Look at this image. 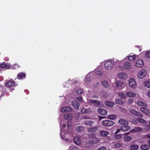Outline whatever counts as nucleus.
<instances>
[{"label": "nucleus", "instance_id": "nucleus-1", "mask_svg": "<svg viewBox=\"0 0 150 150\" xmlns=\"http://www.w3.org/2000/svg\"><path fill=\"white\" fill-rule=\"evenodd\" d=\"M128 83L129 86L132 89H135L137 87L136 81L134 78H129Z\"/></svg>", "mask_w": 150, "mask_h": 150}, {"label": "nucleus", "instance_id": "nucleus-2", "mask_svg": "<svg viewBox=\"0 0 150 150\" xmlns=\"http://www.w3.org/2000/svg\"><path fill=\"white\" fill-rule=\"evenodd\" d=\"M114 63L113 61L109 60L106 61L104 64L105 68L108 70L112 69L114 67Z\"/></svg>", "mask_w": 150, "mask_h": 150}, {"label": "nucleus", "instance_id": "nucleus-3", "mask_svg": "<svg viewBox=\"0 0 150 150\" xmlns=\"http://www.w3.org/2000/svg\"><path fill=\"white\" fill-rule=\"evenodd\" d=\"M117 76L118 79L122 80H126L128 78L127 74L123 72L118 73Z\"/></svg>", "mask_w": 150, "mask_h": 150}, {"label": "nucleus", "instance_id": "nucleus-4", "mask_svg": "<svg viewBox=\"0 0 150 150\" xmlns=\"http://www.w3.org/2000/svg\"><path fill=\"white\" fill-rule=\"evenodd\" d=\"M115 84V88L117 89H122L124 87L123 82L120 81H117Z\"/></svg>", "mask_w": 150, "mask_h": 150}, {"label": "nucleus", "instance_id": "nucleus-5", "mask_svg": "<svg viewBox=\"0 0 150 150\" xmlns=\"http://www.w3.org/2000/svg\"><path fill=\"white\" fill-rule=\"evenodd\" d=\"M146 71L145 69H142L137 74L138 78L139 79H142L145 76Z\"/></svg>", "mask_w": 150, "mask_h": 150}, {"label": "nucleus", "instance_id": "nucleus-6", "mask_svg": "<svg viewBox=\"0 0 150 150\" xmlns=\"http://www.w3.org/2000/svg\"><path fill=\"white\" fill-rule=\"evenodd\" d=\"M114 122L112 121L105 120L102 122V125L105 127L110 126L114 125Z\"/></svg>", "mask_w": 150, "mask_h": 150}, {"label": "nucleus", "instance_id": "nucleus-7", "mask_svg": "<svg viewBox=\"0 0 150 150\" xmlns=\"http://www.w3.org/2000/svg\"><path fill=\"white\" fill-rule=\"evenodd\" d=\"M92 138L89 141V143L91 144H92L94 143H98L99 141L98 138L96 137L95 134H92L91 135Z\"/></svg>", "mask_w": 150, "mask_h": 150}, {"label": "nucleus", "instance_id": "nucleus-8", "mask_svg": "<svg viewBox=\"0 0 150 150\" xmlns=\"http://www.w3.org/2000/svg\"><path fill=\"white\" fill-rule=\"evenodd\" d=\"M131 63L128 61L125 62L123 64V68L126 71H129L131 69Z\"/></svg>", "mask_w": 150, "mask_h": 150}, {"label": "nucleus", "instance_id": "nucleus-9", "mask_svg": "<svg viewBox=\"0 0 150 150\" xmlns=\"http://www.w3.org/2000/svg\"><path fill=\"white\" fill-rule=\"evenodd\" d=\"M90 103L95 106L98 107H101L103 105V103L102 102L99 101L91 100L90 101Z\"/></svg>", "mask_w": 150, "mask_h": 150}, {"label": "nucleus", "instance_id": "nucleus-10", "mask_svg": "<svg viewBox=\"0 0 150 150\" xmlns=\"http://www.w3.org/2000/svg\"><path fill=\"white\" fill-rule=\"evenodd\" d=\"M74 141L76 145H79L81 144V137L79 136L76 135L74 137Z\"/></svg>", "mask_w": 150, "mask_h": 150}, {"label": "nucleus", "instance_id": "nucleus-11", "mask_svg": "<svg viewBox=\"0 0 150 150\" xmlns=\"http://www.w3.org/2000/svg\"><path fill=\"white\" fill-rule=\"evenodd\" d=\"M129 112L131 114L134 115L138 116L141 117H143V115L142 114L135 110L134 109H130L129 110Z\"/></svg>", "mask_w": 150, "mask_h": 150}, {"label": "nucleus", "instance_id": "nucleus-12", "mask_svg": "<svg viewBox=\"0 0 150 150\" xmlns=\"http://www.w3.org/2000/svg\"><path fill=\"white\" fill-rule=\"evenodd\" d=\"M98 111L99 113L102 115H105L107 113V111L106 110L101 108H98Z\"/></svg>", "mask_w": 150, "mask_h": 150}, {"label": "nucleus", "instance_id": "nucleus-13", "mask_svg": "<svg viewBox=\"0 0 150 150\" xmlns=\"http://www.w3.org/2000/svg\"><path fill=\"white\" fill-rule=\"evenodd\" d=\"M71 104L75 109H78L80 106V104L76 101H72L71 103Z\"/></svg>", "mask_w": 150, "mask_h": 150}, {"label": "nucleus", "instance_id": "nucleus-14", "mask_svg": "<svg viewBox=\"0 0 150 150\" xmlns=\"http://www.w3.org/2000/svg\"><path fill=\"white\" fill-rule=\"evenodd\" d=\"M16 85L15 82L13 81H9L6 84V86L9 87H15Z\"/></svg>", "mask_w": 150, "mask_h": 150}, {"label": "nucleus", "instance_id": "nucleus-15", "mask_svg": "<svg viewBox=\"0 0 150 150\" xmlns=\"http://www.w3.org/2000/svg\"><path fill=\"white\" fill-rule=\"evenodd\" d=\"M100 133L102 137H106L110 134V133L104 130H101Z\"/></svg>", "mask_w": 150, "mask_h": 150}, {"label": "nucleus", "instance_id": "nucleus-16", "mask_svg": "<svg viewBox=\"0 0 150 150\" xmlns=\"http://www.w3.org/2000/svg\"><path fill=\"white\" fill-rule=\"evenodd\" d=\"M144 64V62L142 60H137L135 63L136 66L137 67H142Z\"/></svg>", "mask_w": 150, "mask_h": 150}, {"label": "nucleus", "instance_id": "nucleus-17", "mask_svg": "<svg viewBox=\"0 0 150 150\" xmlns=\"http://www.w3.org/2000/svg\"><path fill=\"white\" fill-rule=\"evenodd\" d=\"M118 122L119 124L122 125H128L129 122L123 119H120L118 121Z\"/></svg>", "mask_w": 150, "mask_h": 150}, {"label": "nucleus", "instance_id": "nucleus-18", "mask_svg": "<svg viewBox=\"0 0 150 150\" xmlns=\"http://www.w3.org/2000/svg\"><path fill=\"white\" fill-rule=\"evenodd\" d=\"M71 107L69 106H67L64 107L62 108L61 110V111L62 112H69L71 111Z\"/></svg>", "mask_w": 150, "mask_h": 150}, {"label": "nucleus", "instance_id": "nucleus-19", "mask_svg": "<svg viewBox=\"0 0 150 150\" xmlns=\"http://www.w3.org/2000/svg\"><path fill=\"white\" fill-rule=\"evenodd\" d=\"M10 65L9 64H6L4 62L0 64V67L1 68V70L4 68L8 69L10 68Z\"/></svg>", "mask_w": 150, "mask_h": 150}, {"label": "nucleus", "instance_id": "nucleus-20", "mask_svg": "<svg viewBox=\"0 0 150 150\" xmlns=\"http://www.w3.org/2000/svg\"><path fill=\"white\" fill-rule=\"evenodd\" d=\"M126 95L127 97L133 98L135 96L136 94L135 93L130 91H128L126 93Z\"/></svg>", "mask_w": 150, "mask_h": 150}, {"label": "nucleus", "instance_id": "nucleus-21", "mask_svg": "<svg viewBox=\"0 0 150 150\" xmlns=\"http://www.w3.org/2000/svg\"><path fill=\"white\" fill-rule=\"evenodd\" d=\"M137 104L139 106H142L144 107H146V105L142 100H138L137 102Z\"/></svg>", "mask_w": 150, "mask_h": 150}, {"label": "nucleus", "instance_id": "nucleus-22", "mask_svg": "<svg viewBox=\"0 0 150 150\" xmlns=\"http://www.w3.org/2000/svg\"><path fill=\"white\" fill-rule=\"evenodd\" d=\"M97 130V127H91L90 128H88L87 130L88 132L90 133L95 132H96Z\"/></svg>", "mask_w": 150, "mask_h": 150}, {"label": "nucleus", "instance_id": "nucleus-23", "mask_svg": "<svg viewBox=\"0 0 150 150\" xmlns=\"http://www.w3.org/2000/svg\"><path fill=\"white\" fill-rule=\"evenodd\" d=\"M64 118L66 120H71L72 118V115L71 114H65L64 116Z\"/></svg>", "mask_w": 150, "mask_h": 150}, {"label": "nucleus", "instance_id": "nucleus-24", "mask_svg": "<svg viewBox=\"0 0 150 150\" xmlns=\"http://www.w3.org/2000/svg\"><path fill=\"white\" fill-rule=\"evenodd\" d=\"M130 128V127L128 126H123L121 127L122 131L123 132L127 131L129 130Z\"/></svg>", "mask_w": 150, "mask_h": 150}, {"label": "nucleus", "instance_id": "nucleus-25", "mask_svg": "<svg viewBox=\"0 0 150 150\" xmlns=\"http://www.w3.org/2000/svg\"><path fill=\"white\" fill-rule=\"evenodd\" d=\"M141 111L146 114H148L149 113V110L146 108L142 107L141 108Z\"/></svg>", "mask_w": 150, "mask_h": 150}, {"label": "nucleus", "instance_id": "nucleus-26", "mask_svg": "<svg viewBox=\"0 0 150 150\" xmlns=\"http://www.w3.org/2000/svg\"><path fill=\"white\" fill-rule=\"evenodd\" d=\"M143 129L140 127H136L134 129L130 130L131 132H137L142 131Z\"/></svg>", "mask_w": 150, "mask_h": 150}, {"label": "nucleus", "instance_id": "nucleus-27", "mask_svg": "<svg viewBox=\"0 0 150 150\" xmlns=\"http://www.w3.org/2000/svg\"><path fill=\"white\" fill-rule=\"evenodd\" d=\"M102 85L105 87L108 88L110 86V84L107 81L103 80L102 82Z\"/></svg>", "mask_w": 150, "mask_h": 150}, {"label": "nucleus", "instance_id": "nucleus-28", "mask_svg": "<svg viewBox=\"0 0 150 150\" xmlns=\"http://www.w3.org/2000/svg\"><path fill=\"white\" fill-rule=\"evenodd\" d=\"M91 78L89 76V74H88L84 78V83H88L90 81Z\"/></svg>", "mask_w": 150, "mask_h": 150}, {"label": "nucleus", "instance_id": "nucleus-29", "mask_svg": "<svg viewBox=\"0 0 150 150\" xmlns=\"http://www.w3.org/2000/svg\"><path fill=\"white\" fill-rule=\"evenodd\" d=\"M112 145L115 148H119L121 146V144L120 143L114 142L112 144Z\"/></svg>", "mask_w": 150, "mask_h": 150}, {"label": "nucleus", "instance_id": "nucleus-30", "mask_svg": "<svg viewBox=\"0 0 150 150\" xmlns=\"http://www.w3.org/2000/svg\"><path fill=\"white\" fill-rule=\"evenodd\" d=\"M68 150H81L79 147H78L74 145H71L70 146Z\"/></svg>", "mask_w": 150, "mask_h": 150}, {"label": "nucleus", "instance_id": "nucleus-31", "mask_svg": "<svg viewBox=\"0 0 150 150\" xmlns=\"http://www.w3.org/2000/svg\"><path fill=\"white\" fill-rule=\"evenodd\" d=\"M74 82V81H73L71 79H69L67 83L66 82L65 83V85L64 86V87H68L70 85H71V84L72 83V82Z\"/></svg>", "mask_w": 150, "mask_h": 150}, {"label": "nucleus", "instance_id": "nucleus-32", "mask_svg": "<svg viewBox=\"0 0 150 150\" xmlns=\"http://www.w3.org/2000/svg\"><path fill=\"white\" fill-rule=\"evenodd\" d=\"M136 58V56L135 55L130 54L128 57V59L130 61L134 60Z\"/></svg>", "mask_w": 150, "mask_h": 150}, {"label": "nucleus", "instance_id": "nucleus-33", "mask_svg": "<svg viewBox=\"0 0 150 150\" xmlns=\"http://www.w3.org/2000/svg\"><path fill=\"white\" fill-rule=\"evenodd\" d=\"M95 72L96 75L100 76H102L103 75V72L100 70L98 69H96L95 70Z\"/></svg>", "mask_w": 150, "mask_h": 150}, {"label": "nucleus", "instance_id": "nucleus-34", "mask_svg": "<svg viewBox=\"0 0 150 150\" xmlns=\"http://www.w3.org/2000/svg\"><path fill=\"white\" fill-rule=\"evenodd\" d=\"M130 147L131 150H137L139 146L137 144H132L130 146Z\"/></svg>", "mask_w": 150, "mask_h": 150}, {"label": "nucleus", "instance_id": "nucleus-35", "mask_svg": "<svg viewBox=\"0 0 150 150\" xmlns=\"http://www.w3.org/2000/svg\"><path fill=\"white\" fill-rule=\"evenodd\" d=\"M140 148L142 149L146 150L150 148V146L149 145H143L140 146Z\"/></svg>", "mask_w": 150, "mask_h": 150}, {"label": "nucleus", "instance_id": "nucleus-36", "mask_svg": "<svg viewBox=\"0 0 150 150\" xmlns=\"http://www.w3.org/2000/svg\"><path fill=\"white\" fill-rule=\"evenodd\" d=\"M132 139V137L129 136H125L124 137V141L127 142H129L131 141Z\"/></svg>", "mask_w": 150, "mask_h": 150}, {"label": "nucleus", "instance_id": "nucleus-37", "mask_svg": "<svg viewBox=\"0 0 150 150\" xmlns=\"http://www.w3.org/2000/svg\"><path fill=\"white\" fill-rule=\"evenodd\" d=\"M105 103L106 105L111 107H113L114 105L113 102L108 101L105 102Z\"/></svg>", "mask_w": 150, "mask_h": 150}, {"label": "nucleus", "instance_id": "nucleus-38", "mask_svg": "<svg viewBox=\"0 0 150 150\" xmlns=\"http://www.w3.org/2000/svg\"><path fill=\"white\" fill-rule=\"evenodd\" d=\"M25 76V74L22 73H20L17 75V77L19 79H23L24 78Z\"/></svg>", "mask_w": 150, "mask_h": 150}, {"label": "nucleus", "instance_id": "nucleus-39", "mask_svg": "<svg viewBox=\"0 0 150 150\" xmlns=\"http://www.w3.org/2000/svg\"><path fill=\"white\" fill-rule=\"evenodd\" d=\"M91 111V110L89 109H86L85 108H83L81 110V112L83 113H87Z\"/></svg>", "mask_w": 150, "mask_h": 150}, {"label": "nucleus", "instance_id": "nucleus-40", "mask_svg": "<svg viewBox=\"0 0 150 150\" xmlns=\"http://www.w3.org/2000/svg\"><path fill=\"white\" fill-rule=\"evenodd\" d=\"M144 85L148 88H150V81H146L144 82Z\"/></svg>", "mask_w": 150, "mask_h": 150}, {"label": "nucleus", "instance_id": "nucleus-41", "mask_svg": "<svg viewBox=\"0 0 150 150\" xmlns=\"http://www.w3.org/2000/svg\"><path fill=\"white\" fill-rule=\"evenodd\" d=\"M115 102L117 104L120 105H122L123 104V102L121 98H117L115 100Z\"/></svg>", "mask_w": 150, "mask_h": 150}, {"label": "nucleus", "instance_id": "nucleus-42", "mask_svg": "<svg viewBox=\"0 0 150 150\" xmlns=\"http://www.w3.org/2000/svg\"><path fill=\"white\" fill-rule=\"evenodd\" d=\"M93 122L92 121L89 120H87L85 122V124L88 125L92 126L93 123Z\"/></svg>", "mask_w": 150, "mask_h": 150}, {"label": "nucleus", "instance_id": "nucleus-43", "mask_svg": "<svg viewBox=\"0 0 150 150\" xmlns=\"http://www.w3.org/2000/svg\"><path fill=\"white\" fill-rule=\"evenodd\" d=\"M108 116V118L109 119H111L112 120H113L115 119L116 117V116L115 115H109Z\"/></svg>", "mask_w": 150, "mask_h": 150}, {"label": "nucleus", "instance_id": "nucleus-44", "mask_svg": "<svg viewBox=\"0 0 150 150\" xmlns=\"http://www.w3.org/2000/svg\"><path fill=\"white\" fill-rule=\"evenodd\" d=\"M83 129L84 128L82 126H79L76 128V130L78 132H81L83 130Z\"/></svg>", "mask_w": 150, "mask_h": 150}, {"label": "nucleus", "instance_id": "nucleus-45", "mask_svg": "<svg viewBox=\"0 0 150 150\" xmlns=\"http://www.w3.org/2000/svg\"><path fill=\"white\" fill-rule=\"evenodd\" d=\"M119 96L122 98H125L126 97L125 95L122 92H120L118 93Z\"/></svg>", "mask_w": 150, "mask_h": 150}, {"label": "nucleus", "instance_id": "nucleus-46", "mask_svg": "<svg viewBox=\"0 0 150 150\" xmlns=\"http://www.w3.org/2000/svg\"><path fill=\"white\" fill-rule=\"evenodd\" d=\"M137 120L142 123H145L146 122V121L145 120L141 118H138Z\"/></svg>", "mask_w": 150, "mask_h": 150}, {"label": "nucleus", "instance_id": "nucleus-47", "mask_svg": "<svg viewBox=\"0 0 150 150\" xmlns=\"http://www.w3.org/2000/svg\"><path fill=\"white\" fill-rule=\"evenodd\" d=\"M115 138L117 139H120L122 137V134H118L115 135Z\"/></svg>", "mask_w": 150, "mask_h": 150}, {"label": "nucleus", "instance_id": "nucleus-48", "mask_svg": "<svg viewBox=\"0 0 150 150\" xmlns=\"http://www.w3.org/2000/svg\"><path fill=\"white\" fill-rule=\"evenodd\" d=\"M83 92V90L81 89H77L76 91V92L78 94H80Z\"/></svg>", "mask_w": 150, "mask_h": 150}, {"label": "nucleus", "instance_id": "nucleus-49", "mask_svg": "<svg viewBox=\"0 0 150 150\" xmlns=\"http://www.w3.org/2000/svg\"><path fill=\"white\" fill-rule=\"evenodd\" d=\"M145 56L147 58H150V51L146 52L145 54Z\"/></svg>", "mask_w": 150, "mask_h": 150}, {"label": "nucleus", "instance_id": "nucleus-50", "mask_svg": "<svg viewBox=\"0 0 150 150\" xmlns=\"http://www.w3.org/2000/svg\"><path fill=\"white\" fill-rule=\"evenodd\" d=\"M61 129L65 128L66 126V123H61L60 125Z\"/></svg>", "mask_w": 150, "mask_h": 150}, {"label": "nucleus", "instance_id": "nucleus-51", "mask_svg": "<svg viewBox=\"0 0 150 150\" xmlns=\"http://www.w3.org/2000/svg\"><path fill=\"white\" fill-rule=\"evenodd\" d=\"M71 125L70 122H68L67 123V128L69 129H70L71 128Z\"/></svg>", "mask_w": 150, "mask_h": 150}, {"label": "nucleus", "instance_id": "nucleus-52", "mask_svg": "<svg viewBox=\"0 0 150 150\" xmlns=\"http://www.w3.org/2000/svg\"><path fill=\"white\" fill-rule=\"evenodd\" d=\"M64 133V131H63V130L61 131V132H60V135H61V138L62 139H64V134H63Z\"/></svg>", "mask_w": 150, "mask_h": 150}, {"label": "nucleus", "instance_id": "nucleus-53", "mask_svg": "<svg viewBox=\"0 0 150 150\" xmlns=\"http://www.w3.org/2000/svg\"><path fill=\"white\" fill-rule=\"evenodd\" d=\"M128 102L130 104H132L133 102V100L132 98H129L128 100Z\"/></svg>", "mask_w": 150, "mask_h": 150}, {"label": "nucleus", "instance_id": "nucleus-54", "mask_svg": "<svg viewBox=\"0 0 150 150\" xmlns=\"http://www.w3.org/2000/svg\"><path fill=\"white\" fill-rule=\"evenodd\" d=\"M106 148L104 146L102 147L99 148H98L97 150H106Z\"/></svg>", "mask_w": 150, "mask_h": 150}, {"label": "nucleus", "instance_id": "nucleus-55", "mask_svg": "<svg viewBox=\"0 0 150 150\" xmlns=\"http://www.w3.org/2000/svg\"><path fill=\"white\" fill-rule=\"evenodd\" d=\"M77 99L79 100L80 102H81L83 100V99L81 97H79L77 98Z\"/></svg>", "mask_w": 150, "mask_h": 150}, {"label": "nucleus", "instance_id": "nucleus-56", "mask_svg": "<svg viewBox=\"0 0 150 150\" xmlns=\"http://www.w3.org/2000/svg\"><path fill=\"white\" fill-rule=\"evenodd\" d=\"M121 131H122V129H121V127L120 128V129H119L116 130V131L115 132V134H116L120 132Z\"/></svg>", "mask_w": 150, "mask_h": 150}, {"label": "nucleus", "instance_id": "nucleus-57", "mask_svg": "<svg viewBox=\"0 0 150 150\" xmlns=\"http://www.w3.org/2000/svg\"><path fill=\"white\" fill-rule=\"evenodd\" d=\"M146 137L150 139V133L147 134L145 136Z\"/></svg>", "mask_w": 150, "mask_h": 150}, {"label": "nucleus", "instance_id": "nucleus-58", "mask_svg": "<svg viewBox=\"0 0 150 150\" xmlns=\"http://www.w3.org/2000/svg\"><path fill=\"white\" fill-rule=\"evenodd\" d=\"M13 66L15 69L18 68L19 67V66H18V65L17 64H13Z\"/></svg>", "mask_w": 150, "mask_h": 150}, {"label": "nucleus", "instance_id": "nucleus-59", "mask_svg": "<svg viewBox=\"0 0 150 150\" xmlns=\"http://www.w3.org/2000/svg\"><path fill=\"white\" fill-rule=\"evenodd\" d=\"M147 95L150 98V90L148 91Z\"/></svg>", "mask_w": 150, "mask_h": 150}, {"label": "nucleus", "instance_id": "nucleus-60", "mask_svg": "<svg viewBox=\"0 0 150 150\" xmlns=\"http://www.w3.org/2000/svg\"><path fill=\"white\" fill-rule=\"evenodd\" d=\"M105 118V117L103 116H100L99 117V119L100 120Z\"/></svg>", "mask_w": 150, "mask_h": 150}, {"label": "nucleus", "instance_id": "nucleus-61", "mask_svg": "<svg viewBox=\"0 0 150 150\" xmlns=\"http://www.w3.org/2000/svg\"><path fill=\"white\" fill-rule=\"evenodd\" d=\"M93 97L94 98H97V97L96 96H95L93 95Z\"/></svg>", "mask_w": 150, "mask_h": 150}, {"label": "nucleus", "instance_id": "nucleus-62", "mask_svg": "<svg viewBox=\"0 0 150 150\" xmlns=\"http://www.w3.org/2000/svg\"><path fill=\"white\" fill-rule=\"evenodd\" d=\"M148 142H149V144L150 145V140L149 141H148Z\"/></svg>", "mask_w": 150, "mask_h": 150}, {"label": "nucleus", "instance_id": "nucleus-63", "mask_svg": "<svg viewBox=\"0 0 150 150\" xmlns=\"http://www.w3.org/2000/svg\"><path fill=\"white\" fill-rule=\"evenodd\" d=\"M128 133H129L128 132V133H126L125 134L126 135H128Z\"/></svg>", "mask_w": 150, "mask_h": 150}, {"label": "nucleus", "instance_id": "nucleus-64", "mask_svg": "<svg viewBox=\"0 0 150 150\" xmlns=\"http://www.w3.org/2000/svg\"><path fill=\"white\" fill-rule=\"evenodd\" d=\"M86 147H88V146H87V145H86Z\"/></svg>", "mask_w": 150, "mask_h": 150}]
</instances>
